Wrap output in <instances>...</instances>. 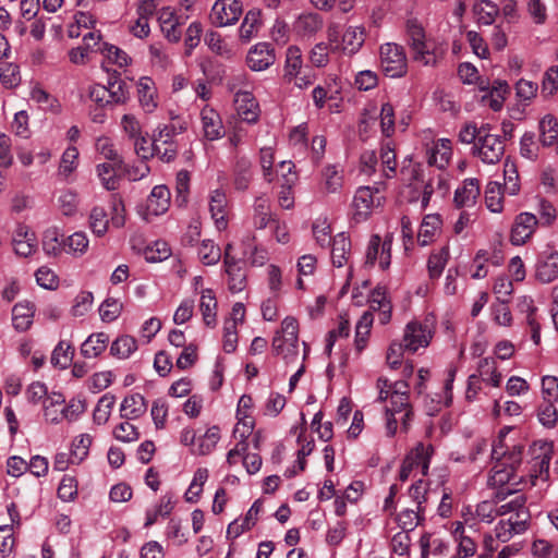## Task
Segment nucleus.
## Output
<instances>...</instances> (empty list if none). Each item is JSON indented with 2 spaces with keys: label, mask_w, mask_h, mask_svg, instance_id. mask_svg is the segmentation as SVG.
Segmentation results:
<instances>
[{
  "label": "nucleus",
  "mask_w": 558,
  "mask_h": 558,
  "mask_svg": "<svg viewBox=\"0 0 558 558\" xmlns=\"http://www.w3.org/2000/svg\"><path fill=\"white\" fill-rule=\"evenodd\" d=\"M538 225V219L532 213L519 214L512 225L510 241L513 245H522L531 239Z\"/></svg>",
  "instance_id": "nucleus-17"
},
{
  "label": "nucleus",
  "mask_w": 558,
  "mask_h": 558,
  "mask_svg": "<svg viewBox=\"0 0 558 558\" xmlns=\"http://www.w3.org/2000/svg\"><path fill=\"white\" fill-rule=\"evenodd\" d=\"M170 206V191L165 185H156L146 202V216L148 220L149 216H160L165 214Z\"/></svg>",
  "instance_id": "nucleus-24"
},
{
  "label": "nucleus",
  "mask_w": 558,
  "mask_h": 558,
  "mask_svg": "<svg viewBox=\"0 0 558 558\" xmlns=\"http://www.w3.org/2000/svg\"><path fill=\"white\" fill-rule=\"evenodd\" d=\"M220 439V429L218 426L214 425L207 428L204 435L197 437V441L195 448H192L191 451L194 454L206 456L209 454L215 447L217 446Z\"/></svg>",
  "instance_id": "nucleus-42"
},
{
  "label": "nucleus",
  "mask_w": 558,
  "mask_h": 558,
  "mask_svg": "<svg viewBox=\"0 0 558 558\" xmlns=\"http://www.w3.org/2000/svg\"><path fill=\"white\" fill-rule=\"evenodd\" d=\"M203 135L207 141H216L225 135V128L220 114L213 108L205 106L201 110Z\"/></svg>",
  "instance_id": "nucleus-20"
},
{
  "label": "nucleus",
  "mask_w": 558,
  "mask_h": 558,
  "mask_svg": "<svg viewBox=\"0 0 558 558\" xmlns=\"http://www.w3.org/2000/svg\"><path fill=\"white\" fill-rule=\"evenodd\" d=\"M89 246L87 234L83 231L74 232L63 240V248L74 257H82Z\"/></svg>",
  "instance_id": "nucleus-48"
},
{
  "label": "nucleus",
  "mask_w": 558,
  "mask_h": 558,
  "mask_svg": "<svg viewBox=\"0 0 558 558\" xmlns=\"http://www.w3.org/2000/svg\"><path fill=\"white\" fill-rule=\"evenodd\" d=\"M122 162H104L97 166V174L108 191H114L119 187V175L118 171L121 168Z\"/></svg>",
  "instance_id": "nucleus-43"
},
{
  "label": "nucleus",
  "mask_w": 558,
  "mask_h": 558,
  "mask_svg": "<svg viewBox=\"0 0 558 558\" xmlns=\"http://www.w3.org/2000/svg\"><path fill=\"white\" fill-rule=\"evenodd\" d=\"M392 239L387 235L384 240L379 235H372L366 250V264L369 266L378 263L380 269L389 267L391 260Z\"/></svg>",
  "instance_id": "nucleus-13"
},
{
  "label": "nucleus",
  "mask_w": 558,
  "mask_h": 558,
  "mask_svg": "<svg viewBox=\"0 0 558 558\" xmlns=\"http://www.w3.org/2000/svg\"><path fill=\"white\" fill-rule=\"evenodd\" d=\"M374 322L373 313L364 312L355 326V349L362 352L367 343L368 335Z\"/></svg>",
  "instance_id": "nucleus-49"
},
{
  "label": "nucleus",
  "mask_w": 558,
  "mask_h": 558,
  "mask_svg": "<svg viewBox=\"0 0 558 558\" xmlns=\"http://www.w3.org/2000/svg\"><path fill=\"white\" fill-rule=\"evenodd\" d=\"M64 403L61 393L53 392L44 402V417L50 424H60L63 420V409H59Z\"/></svg>",
  "instance_id": "nucleus-44"
},
{
  "label": "nucleus",
  "mask_w": 558,
  "mask_h": 558,
  "mask_svg": "<svg viewBox=\"0 0 558 558\" xmlns=\"http://www.w3.org/2000/svg\"><path fill=\"white\" fill-rule=\"evenodd\" d=\"M260 13L259 11H248L240 26L239 34L240 38L244 41H250L254 36L257 35L260 28Z\"/></svg>",
  "instance_id": "nucleus-50"
},
{
  "label": "nucleus",
  "mask_w": 558,
  "mask_h": 558,
  "mask_svg": "<svg viewBox=\"0 0 558 558\" xmlns=\"http://www.w3.org/2000/svg\"><path fill=\"white\" fill-rule=\"evenodd\" d=\"M483 383L493 387H499L502 375L497 368L495 359L483 357L478 361L476 373Z\"/></svg>",
  "instance_id": "nucleus-36"
},
{
  "label": "nucleus",
  "mask_w": 558,
  "mask_h": 558,
  "mask_svg": "<svg viewBox=\"0 0 558 558\" xmlns=\"http://www.w3.org/2000/svg\"><path fill=\"white\" fill-rule=\"evenodd\" d=\"M274 353L287 364L294 363L299 357V324L296 318L287 316L280 329L275 333L271 343Z\"/></svg>",
  "instance_id": "nucleus-5"
},
{
  "label": "nucleus",
  "mask_w": 558,
  "mask_h": 558,
  "mask_svg": "<svg viewBox=\"0 0 558 558\" xmlns=\"http://www.w3.org/2000/svg\"><path fill=\"white\" fill-rule=\"evenodd\" d=\"M199 260L207 266L217 264L221 258V251L211 240H204L197 250Z\"/></svg>",
  "instance_id": "nucleus-60"
},
{
  "label": "nucleus",
  "mask_w": 558,
  "mask_h": 558,
  "mask_svg": "<svg viewBox=\"0 0 558 558\" xmlns=\"http://www.w3.org/2000/svg\"><path fill=\"white\" fill-rule=\"evenodd\" d=\"M147 410V403L141 393L126 396L120 405V414L125 420H136Z\"/></svg>",
  "instance_id": "nucleus-34"
},
{
  "label": "nucleus",
  "mask_w": 558,
  "mask_h": 558,
  "mask_svg": "<svg viewBox=\"0 0 558 558\" xmlns=\"http://www.w3.org/2000/svg\"><path fill=\"white\" fill-rule=\"evenodd\" d=\"M369 311L377 312L378 320L381 325H386L391 319V304L387 299V292L385 288L378 287L373 290L369 295Z\"/></svg>",
  "instance_id": "nucleus-28"
},
{
  "label": "nucleus",
  "mask_w": 558,
  "mask_h": 558,
  "mask_svg": "<svg viewBox=\"0 0 558 558\" xmlns=\"http://www.w3.org/2000/svg\"><path fill=\"white\" fill-rule=\"evenodd\" d=\"M480 182L477 179H465L456 190L454 203L458 207H472L480 196Z\"/></svg>",
  "instance_id": "nucleus-30"
},
{
  "label": "nucleus",
  "mask_w": 558,
  "mask_h": 558,
  "mask_svg": "<svg viewBox=\"0 0 558 558\" xmlns=\"http://www.w3.org/2000/svg\"><path fill=\"white\" fill-rule=\"evenodd\" d=\"M326 34L332 53L345 57L356 54L365 43V29L362 26L350 25L341 29L340 25L330 24Z\"/></svg>",
  "instance_id": "nucleus-2"
},
{
  "label": "nucleus",
  "mask_w": 558,
  "mask_h": 558,
  "mask_svg": "<svg viewBox=\"0 0 558 558\" xmlns=\"http://www.w3.org/2000/svg\"><path fill=\"white\" fill-rule=\"evenodd\" d=\"M449 256V247L447 245L436 248L430 253L427 260V269L432 279L440 277L448 263Z\"/></svg>",
  "instance_id": "nucleus-47"
},
{
  "label": "nucleus",
  "mask_w": 558,
  "mask_h": 558,
  "mask_svg": "<svg viewBox=\"0 0 558 558\" xmlns=\"http://www.w3.org/2000/svg\"><path fill=\"white\" fill-rule=\"evenodd\" d=\"M485 204L492 213H501L504 208L501 185L489 182L485 190Z\"/></svg>",
  "instance_id": "nucleus-59"
},
{
  "label": "nucleus",
  "mask_w": 558,
  "mask_h": 558,
  "mask_svg": "<svg viewBox=\"0 0 558 558\" xmlns=\"http://www.w3.org/2000/svg\"><path fill=\"white\" fill-rule=\"evenodd\" d=\"M187 16L175 12L171 8H162L159 11L158 21L163 36L170 43H178L182 36L181 26L185 24Z\"/></svg>",
  "instance_id": "nucleus-16"
},
{
  "label": "nucleus",
  "mask_w": 558,
  "mask_h": 558,
  "mask_svg": "<svg viewBox=\"0 0 558 558\" xmlns=\"http://www.w3.org/2000/svg\"><path fill=\"white\" fill-rule=\"evenodd\" d=\"M437 493L429 487V483L424 477L415 481L408 489V497L410 501L423 511L427 510L428 505Z\"/></svg>",
  "instance_id": "nucleus-26"
},
{
  "label": "nucleus",
  "mask_w": 558,
  "mask_h": 558,
  "mask_svg": "<svg viewBox=\"0 0 558 558\" xmlns=\"http://www.w3.org/2000/svg\"><path fill=\"white\" fill-rule=\"evenodd\" d=\"M149 61L154 66L165 70L170 63V54L162 43H153L148 47Z\"/></svg>",
  "instance_id": "nucleus-62"
},
{
  "label": "nucleus",
  "mask_w": 558,
  "mask_h": 558,
  "mask_svg": "<svg viewBox=\"0 0 558 558\" xmlns=\"http://www.w3.org/2000/svg\"><path fill=\"white\" fill-rule=\"evenodd\" d=\"M276 61L275 48L268 43H258L247 52L246 63L252 71H265Z\"/></svg>",
  "instance_id": "nucleus-18"
},
{
  "label": "nucleus",
  "mask_w": 558,
  "mask_h": 558,
  "mask_svg": "<svg viewBox=\"0 0 558 558\" xmlns=\"http://www.w3.org/2000/svg\"><path fill=\"white\" fill-rule=\"evenodd\" d=\"M380 68L389 77H402L408 71V59L402 46L387 43L380 47Z\"/></svg>",
  "instance_id": "nucleus-8"
},
{
  "label": "nucleus",
  "mask_w": 558,
  "mask_h": 558,
  "mask_svg": "<svg viewBox=\"0 0 558 558\" xmlns=\"http://www.w3.org/2000/svg\"><path fill=\"white\" fill-rule=\"evenodd\" d=\"M537 276L543 282H550L558 277V253H551L538 267Z\"/></svg>",
  "instance_id": "nucleus-64"
},
{
  "label": "nucleus",
  "mask_w": 558,
  "mask_h": 558,
  "mask_svg": "<svg viewBox=\"0 0 558 558\" xmlns=\"http://www.w3.org/2000/svg\"><path fill=\"white\" fill-rule=\"evenodd\" d=\"M436 331V319L428 315L423 320L409 322L403 330L402 342L405 350L416 353L420 349L427 348Z\"/></svg>",
  "instance_id": "nucleus-6"
},
{
  "label": "nucleus",
  "mask_w": 558,
  "mask_h": 558,
  "mask_svg": "<svg viewBox=\"0 0 558 558\" xmlns=\"http://www.w3.org/2000/svg\"><path fill=\"white\" fill-rule=\"evenodd\" d=\"M282 80L299 89H306L316 81V73L304 63L302 51L298 46L287 48Z\"/></svg>",
  "instance_id": "nucleus-3"
},
{
  "label": "nucleus",
  "mask_w": 558,
  "mask_h": 558,
  "mask_svg": "<svg viewBox=\"0 0 558 558\" xmlns=\"http://www.w3.org/2000/svg\"><path fill=\"white\" fill-rule=\"evenodd\" d=\"M329 41H320L313 46V48L308 52V59L313 66L315 68H325L328 65L330 61L331 53Z\"/></svg>",
  "instance_id": "nucleus-57"
},
{
  "label": "nucleus",
  "mask_w": 558,
  "mask_h": 558,
  "mask_svg": "<svg viewBox=\"0 0 558 558\" xmlns=\"http://www.w3.org/2000/svg\"><path fill=\"white\" fill-rule=\"evenodd\" d=\"M138 101L146 113H151L158 107L155 83L149 77H141L137 84Z\"/></svg>",
  "instance_id": "nucleus-31"
},
{
  "label": "nucleus",
  "mask_w": 558,
  "mask_h": 558,
  "mask_svg": "<svg viewBox=\"0 0 558 558\" xmlns=\"http://www.w3.org/2000/svg\"><path fill=\"white\" fill-rule=\"evenodd\" d=\"M473 13L478 25L490 26L499 14V5L492 0H478L473 5Z\"/></svg>",
  "instance_id": "nucleus-37"
},
{
  "label": "nucleus",
  "mask_w": 558,
  "mask_h": 558,
  "mask_svg": "<svg viewBox=\"0 0 558 558\" xmlns=\"http://www.w3.org/2000/svg\"><path fill=\"white\" fill-rule=\"evenodd\" d=\"M109 219L104 207L96 206L89 214V228L97 236L106 234L109 227Z\"/></svg>",
  "instance_id": "nucleus-58"
},
{
  "label": "nucleus",
  "mask_w": 558,
  "mask_h": 558,
  "mask_svg": "<svg viewBox=\"0 0 558 558\" xmlns=\"http://www.w3.org/2000/svg\"><path fill=\"white\" fill-rule=\"evenodd\" d=\"M235 106L239 117L247 122L255 123L259 118V106L254 96L248 92H238L235 94Z\"/></svg>",
  "instance_id": "nucleus-27"
},
{
  "label": "nucleus",
  "mask_w": 558,
  "mask_h": 558,
  "mask_svg": "<svg viewBox=\"0 0 558 558\" xmlns=\"http://www.w3.org/2000/svg\"><path fill=\"white\" fill-rule=\"evenodd\" d=\"M276 221V216L270 210V199L266 194L255 197L252 206L250 222L253 229L263 230L270 222Z\"/></svg>",
  "instance_id": "nucleus-19"
},
{
  "label": "nucleus",
  "mask_w": 558,
  "mask_h": 558,
  "mask_svg": "<svg viewBox=\"0 0 558 558\" xmlns=\"http://www.w3.org/2000/svg\"><path fill=\"white\" fill-rule=\"evenodd\" d=\"M433 454L434 448L432 445L417 444L404 458L400 468L399 480L405 482L414 469H420L423 477L427 476Z\"/></svg>",
  "instance_id": "nucleus-10"
},
{
  "label": "nucleus",
  "mask_w": 558,
  "mask_h": 558,
  "mask_svg": "<svg viewBox=\"0 0 558 558\" xmlns=\"http://www.w3.org/2000/svg\"><path fill=\"white\" fill-rule=\"evenodd\" d=\"M243 5L239 0H217L210 12V19L217 26L234 24L241 16Z\"/></svg>",
  "instance_id": "nucleus-15"
},
{
  "label": "nucleus",
  "mask_w": 558,
  "mask_h": 558,
  "mask_svg": "<svg viewBox=\"0 0 558 558\" xmlns=\"http://www.w3.org/2000/svg\"><path fill=\"white\" fill-rule=\"evenodd\" d=\"M452 155L451 142L448 138H439L432 143L426 149L427 162L438 169L449 165Z\"/></svg>",
  "instance_id": "nucleus-23"
},
{
  "label": "nucleus",
  "mask_w": 558,
  "mask_h": 558,
  "mask_svg": "<svg viewBox=\"0 0 558 558\" xmlns=\"http://www.w3.org/2000/svg\"><path fill=\"white\" fill-rule=\"evenodd\" d=\"M116 403V397L110 393L104 395L97 402L93 413L94 423L104 425L108 422Z\"/></svg>",
  "instance_id": "nucleus-55"
},
{
  "label": "nucleus",
  "mask_w": 558,
  "mask_h": 558,
  "mask_svg": "<svg viewBox=\"0 0 558 558\" xmlns=\"http://www.w3.org/2000/svg\"><path fill=\"white\" fill-rule=\"evenodd\" d=\"M478 88L485 94L482 96V101L489 106L494 111L501 109L505 96L508 93L509 86L506 82L495 81L490 86L488 82L481 80Z\"/></svg>",
  "instance_id": "nucleus-21"
},
{
  "label": "nucleus",
  "mask_w": 558,
  "mask_h": 558,
  "mask_svg": "<svg viewBox=\"0 0 558 558\" xmlns=\"http://www.w3.org/2000/svg\"><path fill=\"white\" fill-rule=\"evenodd\" d=\"M384 197L378 186H361L355 191L352 209L356 222L364 221L372 211L383 205Z\"/></svg>",
  "instance_id": "nucleus-9"
},
{
  "label": "nucleus",
  "mask_w": 558,
  "mask_h": 558,
  "mask_svg": "<svg viewBox=\"0 0 558 558\" xmlns=\"http://www.w3.org/2000/svg\"><path fill=\"white\" fill-rule=\"evenodd\" d=\"M63 241H60V232L57 228H49L43 235V250L46 254L57 256L61 253Z\"/></svg>",
  "instance_id": "nucleus-63"
},
{
  "label": "nucleus",
  "mask_w": 558,
  "mask_h": 558,
  "mask_svg": "<svg viewBox=\"0 0 558 558\" xmlns=\"http://www.w3.org/2000/svg\"><path fill=\"white\" fill-rule=\"evenodd\" d=\"M253 179L252 163L245 158L241 157L236 160L233 169V186L239 192L248 190Z\"/></svg>",
  "instance_id": "nucleus-35"
},
{
  "label": "nucleus",
  "mask_w": 558,
  "mask_h": 558,
  "mask_svg": "<svg viewBox=\"0 0 558 558\" xmlns=\"http://www.w3.org/2000/svg\"><path fill=\"white\" fill-rule=\"evenodd\" d=\"M137 349L135 338L124 335L118 337L111 344L110 352L119 359H128Z\"/></svg>",
  "instance_id": "nucleus-56"
},
{
  "label": "nucleus",
  "mask_w": 558,
  "mask_h": 558,
  "mask_svg": "<svg viewBox=\"0 0 558 558\" xmlns=\"http://www.w3.org/2000/svg\"><path fill=\"white\" fill-rule=\"evenodd\" d=\"M523 446L513 445L508 454L494 459L495 463L489 472L488 485L492 487L517 484L522 476L518 475V469L522 461Z\"/></svg>",
  "instance_id": "nucleus-4"
},
{
  "label": "nucleus",
  "mask_w": 558,
  "mask_h": 558,
  "mask_svg": "<svg viewBox=\"0 0 558 558\" xmlns=\"http://www.w3.org/2000/svg\"><path fill=\"white\" fill-rule=\"evenodd\" d=\"M209 211L216 228L221 231L228 226V198L222 190H215L209 197Z\"/></svg>",
  "instance_id": "nucleus-25"
},
{
  "label": "nucleus",
  "mask_w": 558,
  "mask_h": 558,
  "mask_svg": "<svg viewBox=\"0 0 558 558\" xmlns=\"http://www.w3.org/2000/svg\"><path fill=\"white\" fill-rule=\"evenodd\" d=\"M526 531V515L523 513L519 515V520L511 522V520H502L496 524L494 535H488L485 538V546L489 551H494L493 543L497 539L500 543L509 542L514 535L523 534Z\"/></svg>",
  "instance_id": "nucleus-11"
},
{
  "label": "nucleus",
  "mask_w": 558,
  "mask_h": 558,
  "mask_svg": "<svg viewBox=\"0 0 558 558\" xmlns=\"http://www.w3.org/2000/svg\"><path fill=\"white\" fill-rule=\"evenodd\" d=\"M324 21L317 13H303L293 24L294 32L303 38H311L322 31Z\"/></svg>",
  "instance_id": "nucleus-29"
},
{
  "label": "nucleus",
  "mask_w": 558,
  "mask_h": 558,
  "mask_svg": "<svg viewBox=\"0 0 558 558\" xmlns=\"http://www.w3.org/2000/svg\"><path fill=\"white\" fill-rule=\"evenodd\" d=\"M442 226V220L437 214L426 215L420 226L417 233V241L420 245L426 246L430 244L439 234Z\"/></svg>",
  "instance_id": "nucleus-32"
},
{
  "label": "nucleus",
  "mask_w": 558,
  "mask_h": 558,
  "mask_svg": "<svg viewBox=\"0 0 558 558\" xmlns=\"http://www.w3.org/2000/svg\"><path fill=\"white\" fill-rule=\"evenodd\" d=\"M109 336L105 332L92 333L81 345V353L86 359L98 357L107 348Z\"/></svg>",
  "instance_id": "nucleus-40"
},
{
  "label": "nucleus",
  "mask_w": 558,
  "mask_h": 558,
  "mask_svg": "<svg viewBox=\"0 0 558 558\" xmlns=\"http://www.w3.org/2000/svg\"><path fill=\"white\" fill-rule=\"evenodd\" d=\"M344 185V170L339 163H327L319 172L318 191L322 195L340 194Z\"/></svg>",
  "instance_id": "nucleus-14"
},
{
  "label": "nucleus",
  "mask_w": 558,
  "mask_h": 558,
  "mask_svg": "<svg viewBox=\"0 0 558 558\" xmlns=\"http://www.w3.org/2000/svg\"><path fill=\"white\" fill-rule=\"evenodd\" d=\"M351 242L344 233H338L332 240L331 262L336 267H342L349 258Z\"/></svg>",
  "instance_id": "nucleus-45"
},
{
  "label": "nucleus",
  "mask_w": 558,
  "mask_h": 558,
  "mask_svg": "<svg viewBox=\"0 0 558 558\" xmlns=\"http://www.w3.org/2000/svg\"><path fill=\"white\" fill-rule=\"evenodd\" d=\"M379 126L384 137L390 140L396 131V114L390 102L381 105L379 112Z\"/></svg>",
  "instance_id": "nucleus-54"
},
{
  "label": "nucleus",
  "mask_w": 558,
  "mask_h": 558,
  "mask_svg": "<svg viewBox=\"0 0 558 558\" xmlns=\"http://www.w3.org/2000/svg\"><path fill=\"white\" fill-rule=\"evenodd\" d=\"M407 43L415 62L424 66L437 64L439 53L436 43L427 37L424 27L416 20L407 22Z\"/></svg>",
  "instance_id": "nucleus-1"
},
{
  "label": "nucleus",
  "mask_w": 558,
  "mask_h": 558,
  "mask_svg": "<svg viewBox=\"0 0 558 558\" xmlns=\"http://www.w3.org/2000/svg\"><path fill=\"white\" fill-rule=\"evenodd\" d=\"M380 161L381 177L386 179L393 178L397 172V157L392 140H387L383 143L380 148Z\"/></svg>",
  "instance_id": "nucleus-41"
},
{
  "label": "nucleus",
  "mask_w": 558,
  "mask_h": 558,
  "mask_svg": "<svg viewBox=\"0 0 558 558\" xmlns=\"http://www.w3.org/2000/svg\"><path fill=\"white\" fill-rule=\"evenodd\" d=\"M539 140L543 146L549 147L558 138V121L553 114L544 116L538 124Z\"/></svg>",
  "instance_id": "nucleus-46"
},
{
  "label": "nucleus",
  "mask_w": 558,
  "mask_h": 558,
  "mask_svg": "<svg viewBox=\"0 0 558 558\" xmlns=\"http://www.w3.org/2000/svg\"><path fill=\"white\" fill-rule=\"evenodd\" d=\"M426 511L415 508H405L397 517L398 525L402 531H413L425 518Z\"/></svg>",
  "instance_id": "nucleus-52"
},
{
  "label": "nucleus",
  "mask_w": 558,
  "mask_h": 558,
  "mask_svg": "<svg viewBox=\"0 0 558 558\" xmlns=\"http://www.w3.org/2000/svg\"><path fill=\"white\" fill-rule=\"evenodd\" d=\"M174 508L173 496L169 493L162 495L154 507L146 510L145 527L151 526L159 517L166 518L170 515Z\"/></svg>",
  "instance_id": "nucleus-38"
},
{
  "label": "nucleus",
  "mask_w": 558,
  "mask_h": 558,
  "mask_svg": "<svg viewBox=\"0 0 558 558\" xmlns=\"http://www.w3.org/2000/svg\"><path fill=\"white\" fill-rule=\"evenodd\" d=\"M539 449L541 453L533 458L531 466L530 481L533 486L538 485L539 482L545 483L548 478L551 446L544 444Z\"/></svg>",
  "instance_id": "nucleus-22"
},
{
  "label": "nucleus",
  "mask_w": 558,
  "mask_h": 558,
  "mask_svg": "<svg viewBox=\"0 0 558 558\" xmlns=\"http://www.w3.org/2000/svg\"><path fill=\"white\" fill-rule=\"evenodd\" d=\"M377 387L379 389V400H388L390 402V405L386 408V414L396 415L398 413H401L404 411L402 415L403 425L407 424V418L410 416V411L407 410L408 408V400L409 396L405 390H392L386 389L388 387V380L384 378H379L377 381Z\"/></svg>",
  "instance_id": "nucleus-12"
},
{
  "label": "nucleus",
  "mask_w": 558,
  "mask_h": 558,
  "mask_svg": "<svg viewBox=\"0 0 558 558\" xmlns=\"http://www.w3.org/2000/svg\"><path fill=\"white\" fill-rule=\"evenodd\" d=\"M217 299L213 290L202 289L199 299V311L203 316L204 324L214 328L217 325Z\"/></svg>",
  "instance_id": "nucleus-33"
},
{
  "label": "nucleus",
  "mask_w": 558,
  "mask_h": 558,
  "mask_svg": "<svg viewBox=\"0 0 558 558\" xmlns=\"http://www.w3.org/2000/svg\"><path fill=\"white\" fill-rule=\"evenodd\" d=\"M73 355L74 349L71 343L65 340H61L52 351L51 364L64 369L71 364Z\"/></svg>",
  "instance_id": "nucleus-53"
},
{
  "label": "nucleus",
  "mask_w": 558,
  "mask_h": 558,
  "mask_svg": "<svg viewBox=\"0 0 558 558\" xmlns=\"http://www.w3.org/2000/svg\"><path fill=\"white\" fill-rule=\"evenodd\" d=\"M209 471L206 468H198L193 475L192 482L185 492V500L187 502H196L202 495L203 487L207 482Z\"/></svg>",
  "instance_id": "nucleus-51"
},
{
  "label": "nucleus",
  "mask_w": 558,
  "mask_h": 558,
  "mask_svg": "<svg viewBox=\"0 0 558 558\" xmlns=\"http://www.w3.org/2000/svg\"><path fill=\"white\" fill-rule=\"evenodd\" d=\"M489 126L486 132L472 147V154L486 165L498 163L505 154V142L502 136L493 134Z\"/></svg>",
  "instance_id": "nucleus-7"
},
{
  "label": "nucleus",
  "mask_w": 558,
  "mask_h": 558,
  "mask_svg": "<svg viewBox=\"0 0 558 558\" xmlns=\"http://www.w3.org/2000/svg\"><path fill=\"white\" fill-rule=\"evenodd\" d=\"M489 124L477 126L474 122L464 123L459 131V141L463 144H475L476 141L486 132Z\"/></svg>",
  "instance_id": "nucleus-61"
},
{
  "label": "nucleus",
  "mask_w": 558,
  "mask_h": 558,
  "mask_svg": "<svg viewBox=\"0 0 558 558\" xmlns=\"http://www.w3.org/2000/svg\"><path fill=\"white\" fill-rule=\"evenodd\" d=\"M34 305L29 302H21L12 308V323L17 331H26L33 324Z\"/></svg>",
  "instance_id": "nucleus-39"
}]
</instances>
